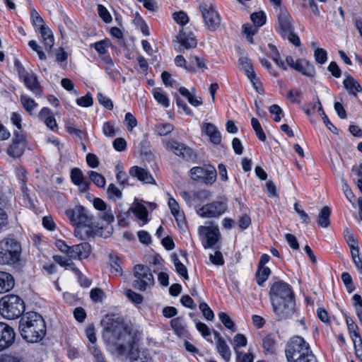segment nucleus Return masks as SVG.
<instances>
[{
    "instance_id": "nucleus-1",
    "label": "nucleus",
    "mask_w": 362,
    "mask_h": 362,
    "mask_svg": "<svg viewBox=\"0 0 362 362\" xmlns=\"http://www.w3.org/2000/svg\"><path fill=\"white\" fill-rule=\"evenodd\" d=\"M104 338L107 344L119 357L130 358L132 362H152L147 349L137 350L142 331L133 324H125L122 318H103Z\"/></svg>"
},
{
    "instance_id": "nucleus-2",
    "label": "nucleus",
    "mask_w": 362,
    "mask_h": 362,
    "mask_svg": "<svg viewBox=\"0 0 362 362\" xmlns=\"http://www.w3.org/2000/svg\"><path fill=\"white\" fill-rule=\"evenodd\" d=\"M269 296L276 315L289 316L296 313L294 294L288 284L283 281L274 282L271 286Z\"/></svg>"
},
{
    "instance_id": "nucleus-3",
    "label": "nucleus",
    "mask_w": 362,
    "mask_h": 362,
    "mask_svg": "<svg viewBox=\"0 0 362 362\" xmlns=\"http://www.w3.org/2000/svg\"><path fill=\"white\" fill-rule=\"evenodd\" d=\"M71 223L75 226L74 235L80 240H87L94 237L98 232V225L93 221V217L88 214L83 206H76L65 211Z\"/></svg>"
},
{
    "instance_id": "nucleus-4",
    "label": "nucleus",
    "mask_w": 362,
    "mask_h": 362,
    "mask_svg": "<svg viewBox=\"0 0 362 362\" xmlns=\"http://www.w3.org/2000/svg\"><path fill=\"white\" fill-rule=\"evenodd\" d=\"M19 329L22 337L29 343L41 341L46 334L44 318H21Z\"/></svg>"
},
{
    "instance_id": "nucleus-5",
    "label": "nucleus",
    "mask_w": 362,
    "mask_h": 362,
    "mask_svg": "<svg viewBox=\"0 0 362 362\" xmlns=\"http://www.w3.org/2000/svg\"><path fill=\"white\" fill-rule=\"evenodd\" d=\"M21 246L13 238H6L0 242V264H13L20 258Z\"/></svg>"
},
{
    "instance_id": "nucleus-6",
    "label": "nucleus",
    "mask_w": 362,
    "mask_h": 362,
    "mask_svg": "<svg viewBox=\"0 0 362 362\" xmlns=\"http://www.w3.org/2000/svg\"><path fill=\"white\" fill-rule=\"evenodd\" d=\"M134 280L132 286L140 291L151 289L155 280L151 269L146 265L136 264L133 269Z\"/></svg>"
},
{
    "instance_id": "nucleus-7",
    "label": "nucleus",
    "mask_w": 362,
    "mask_h": 362,
    "mask_svg": "<svg viewBox=\"0 0 362 362\" xmlns=\"http://www.w3.org/2000/svg\"><path fill=\"white\" fill-rule=\"evenodd\" d=\"M23 300L16 295H7L0 300L1 317H21L25 312Z\"/></svg>"
},
{
    "instance_id": "nucleus-8",
    "label": "nucleus",
    "mask_w": 362,
    "mask_h": 362,
    "mask_svg": "<svg viewBox=\"0 0 362 362\" xmlns=\"http://www.w3.org/2000/svg\"><path fill=\"white\" fill-rule=\"evenodd\" d=\"M292 18L286 9H280L278 15V32L283 38H286L295 46H300V40L299 37L293 33V28L291 23Z\"/></svg>"
},
{
    "instance_id": "nucleus-9",
    "label": "nucleus",
    "mask_w": 362,
    "mask_h": 362,
    "mask_svg": "<svg viewBox=\"0 0 362 362\" xmlns=\"http://www.w3.org/2000/svg\"><path fill=\"white\" fill-rule=\"evenodd\" d=\"M309 349L310 346L303 338L298 336L293 337L286 344L285 349L286 358L288 362H292L305 353V350Z\"/></svg>"
},
{
    "instance_id": "nucleus-10",
    "label": "nucleus",
    "mask_w": 362,
    "mask_h": 362,
    "mask_svg": "<svg viewBox=\"0 0 362 362\" xmlns=\"http://www.w3.org/2000/svg\"><path fill=\"white\" fill-rule=\"evenodd\" d=\"M199 8L207 28L211 31L216 30L220 26L221 17L214 5L204 1L199 4Z\"/></svg>"
},
{
    "instance_id": "nucleus-11",
    "label": "nucleus",
    "mask_w": 362,
    "mask_h": 362,
    "mask_svg": "<svg viewBox=\"0 0 362 362\" xmlns=\"http://www.w3.org/2000/svg\"><path fill=\"white\" fill-rule=\"evenodd\" d=\"M228 209L226 199L216 200L197 209V214L202 218H218Z\"/></svg>"
},
{
    "instance_id": "nucleus-12",
    "label": "nucleus",
    "mask_w": 362,
    "mask_h": 362,
    "mask_svg": "<svg viewBox=\"0 0 362 362\" xmlns=\"http://www.w3.org/2000/svg\"><path fill=\"white\" fill-rule=\"evenodd\" d=\"M190 177L206 185H212L216 180L217 173L214 166H196L189 170Z\"/></svg>"
},
{
    "instance_id": "nucleus-13",
    "label": "nucleus",
    "mask_w": 362,
    "mask_h": 362,
    "mask_svg": "<svg viewBox=\"0 0 362 362\" xmlns=\"http://www.w3.org/2000/svg\"><path fill=\"white\" fill-rule=\"evenodd\" d=\"M165 146L167 150L172 151L185 160H192L196 158V154L193 150L183 143L175 140H168L165 142Z\"/></svg>"
},
{
    "instance_id": "nucleus-14",
    "label": "nucleus",
    "mask_w": 362,
    "mask_h": 362,
    "mask_svg": "<svg viewBox=\"0 0 362 362\" xmlns=\"http://www.w3.org/2000/svg\"><path fill=\"white\" fill-rule=\"evenodd\" d=\"M180 194L189 206L204 202L211 197V192L206 189L182 192Z\"/></svg>"
},
{
    "instance_id": "nucleus-15",
    "label": "nucleus",
    "mask_w": 362,
    "mask_h": 362,
    "mask_svg": "<svg viewBox=\"0 0 362 362\" xmlns=\"http://www.w3.org/2000/svg\"><path fill=\"white\" fill-rule=\"evenodd\" d=\"M25 138L18 132H14V137L12 144L7 148L9 156L16 158L21 157L25 151Z\"/></svg>"
},
{
    "instance_id": "nucleus-16",
    "label": "nucleus",
    "mask_w": 362,
    "mask_h": 362,
    "mask_svg": "<svg viewBox=\"0 0 362 362\" xmlns=\"http://www.w3.org/2000/svg\"><path fill=\"white\" fill-rule=\"evenodd\" d=\"M15 332L7 324L0 322V351L11 346L15 340Z\"/></svg>"
},
{
    "instance_id": "nucleus-17",
    "label": "nucleus",
    "mask_w": 362,
    "mask_h": 362,
    "mask_svg": "<svg viewBox=\"0 0 362 362\" xmlns=\"http://www.w3.org/2000/svg\"><path fill=\"white\" fill-rule=\"evenodd\" d=\"M91 252V246L88 243L84 242L71 246L69 257L75 260L87 259Z\"/></svg>"
},
{
    "instance_id": "nucleus-18",
    "label": "nucleus",
    "mask_w": 362,
    "mask_h": 362,
    "mask_svg": "<svg viewBox=\"0 0 362 362\" xmlns=\"http://www.w3.org/2000/svg\"><path fill=\"white\" fill-rule=\"evenodd\" d=\"M200 231L205 234L206 241L204 243L205 248L213 247L218 241L219 230L217 227L200 226Z\"/></svg>"
},
{
    "instance_id": "nucleus-19",
    "label": "nucleus",
    "mask_w": 362,
    "mask_h": 362,
    "mask_svg": "<svg viewBox=\"0 0 362 362\" xmlns=\"http://www.w3.org/2000/svg\"><path fill=\"white\" fill-rule=\"evenodd\" d=\"M177 41L180 45L179 50L181 52H184L185 49L195 48L197 45V41L192 33L180 32L177 36Z\"/></svg>"
},
{
    "instance_id": "nucleus-20",
    "label": "nucleus",
    "mask_w": 362,
    "mask_h": 362,
    "mask_svg": "<svg viewBox=\"0 0 362 362\" xmlns=\"http://www.w3.org/2000/svg\"><path fill=\"white\" fill-rule=\"evenodd\" d=\"M216 341V347L218 353L226 362H228L231 358V351L225 339L220 336L217 332H214Z\"/></svg>"
},
{
    "instance_id": "nucleus-21",
    "label": "nucleus",
    "mask_w": 362,
    "mask_h": 362,
    "mask_svg": "<svg viewBox=\"0 0 362 362\" xmlns=\"http://www.w3.org/2000/svg\"><path fill=\"white\" fill-rule=\"evenodd\" d=\"M129 174L132 177H136L137 179L146 184H153L154 179L151 173L146 169L138 166H133L129 169Z\"/></svg>"
},
{
    "instance_id": "nucleus-22",
    "label": "nucleus",
    "mask_w": 362,
    "mask_h": 362,
    "mask_svg": "<svg viewBox=\"0 0 362 362\" xmlns=\"http://www.w3.org/2000/svg\"><path fill=\"white\" fill-rule=\"evenodd\" d=\"M343 84L345 89L351 95L356 97L358 93L362 92V87L360 83L349 74L346 75Z\"/></svg>"
},
{
    "instance_id": "nucleus-23",
    "label": "nucleus",
    "mask_w": 362,
    "mask_h": 362,
    "mask_svg": "<svg viewBox=\"0 0 362 362\" xmlns=\"http://www.w3.org/2000/svg\"><path fill=\"white\" fill-rule=\"evenodd\" d=\"M346 323L348 326V329L350 334V336L353 340L354 347L356 351H359V349H357V347L361 348V354H362V340L359 336L358 332V327L356 323L353 321L352 318H346Z\"/></svg>"
},
{
    "instance_id": "nucleus-24",
    "label": "nucleus",
    "mask_w": 362,
    "mask_h": 362,
    "mask_svg": "<svg viewBox=\"0 0 362 362\" xmlns=\"http://www.w3.org/2000/svg\"><path fill=\"white\" fill-rule=\"evenodd\" d=\"M296 71L310 78H314L316 74L315 69L313 64L305 59H298Z\"/></svg>"
},
{
    "instance_id": "nucleus-25",
    "label": "nucleus",
    "mask_w": 362,
    "mask_h": 362,
    "mask_svg": "<svg viewBox=\"0 0 362 362\" xmlns=\"http://www.w3.org/2000/svg\"><path fill=\"white\" fill-rule=\"evenodd\" d=\"M203 131L209 137L210 141L214 144H219L221 141V136L216 127L211 123H204Z\"/></svg>"
},
{
    "instance_id": "nucleus-26",
    "label": "nucleus",
    "mask_w": 362,
    "mask_h": 362,
    "mask_svg": "<svg viewBox=\"0 0 362 362\" xmlns=\"http://www.w3.org/2000/svg\"><path fill=\"white\" fill-rule=\"evenodd\" d=\"M15 285V281L11 274L0 272V293L10 291Z\"/></svg>"
},
{
    "instance_id": "nucleus-27",
    "label": "nucleus",
    "mask_w": 362,
    "mask_h": 362,
    "mask_svg": "<svg viewBox=\"0 0 362 362\" xmlns=\"http://www.w3.org/2000/svg\"><path fill=\"white\" fill-rule=\"evenodd\" d=\"M39 31L45 49L47 51H50L54 44L52 32L46 25H42V27L39 28Z\"/></svg>"
},
{
    "instance_id": "nucleus-28",
    "label": "nucleus",
    "mask_w": 362,
    "mask_h": 362,
    "mask_svg": "<svg viewBox=\"0 0 362 362\" xmlns=\"http://www.w3.org/2000/svg\"><path fill=\"white\" fill-rule=\"evenodd\" d=\"M23 80L26 87L34 94L36 95L41 94V86L35 74H29Z\"/></svg>"
},
{
    "instance_id": "nucleus-29",
    "label": "nucleus",
    "mask_w": 362,
    "mask_h": 362,
    "mask_svg": "<svg viewBox=\"0 0 362 362\" xmlns=\"http://www.w3.org/2000/svg\"><path fill=\"white\" fill-rule=\"evenodd\" d=\"M189 64L187 67L188 71H195L196 67L206 69L207 66L205 64L204 60L196 55H190L188 58Z\"/></svg>"
},
{
    "instance_id": "nucleus-30",
    "label": "nucleus",
    "mask_w": 362,
    "mask_h": 362,
    "mask_svg": "<svg viewBox=\"0 0 362 362\" xmlns=\"http://www.w3.org/2000/svg\"><path fill=\"white\" fill-rule=\"evenodd\" d=\"M331 214V209L329 206H325L320 210L318 218L317 223L322 228H327L329 226V216Z\"/></svg>"
},
{
    "instance_id": "nucleus-31",
    "label": "nucleus",
    "mask_w": 362,
    "mask_h": 362,
    "mask_svg": "<svg viewBox=\"0 0 362 362\" xmlns=\"http://www.w3.org/2000/svg\"><path fill=\"white\" fill-rule=\"evenodd\" d=\"M239 63L241 66V69L244 70L248 78L250 81H254L256 74L254 72L250 60L247 57H242L239 59Z\"/></svg>"
},
{
    "instance_id": "nucleus-32",
    "label": "nucleus",
    "mask_w": 362,
    "mask_h": 362,
    "mask_svg": "<svg viewBox=\"0 0 362 362\" xmlns=\"http://www.w3.org/2000/svg\"><path fill=\"white\" fill-rule=\"evenodd\" d=\"M171 327L175 334L179 337H187V331L185 326L180 321V318H173L170 322Z\"/></svg>"
},
{
    "instance_id": "nucleus-33",
    "label": "nucleus",
    "mask_w": 362,
    "mask_h": 362,
    "mask_svg": "<svg viewBox=\"0 0 362 362\" xmlns=\"http://www.w3.org/2000/svg\"><path fill=\"white\" fill-rule=\"evenodd\" d=\"M110 272L115 276H122V269L121 267V259L119 257L115 255H110Z\"/></svg>"
},
{
    "instance_id": "nucleus-34",
    "label": "nucleus",
    "mask_w": 362,
    "mask_h": 362,
    "mask_svg": "<svg viewBox=\"0 0 362 362\" xmlns=\"http://www.w3.org/2000/svg\"><path fill=\"white\" fill-rule=\"evenodd\" d=\"M180 93L185 97L188 102L194 107L200 106L202 104V100L201 98H197L195 95H192L187 88L185 87H180L179 88Z\"/></svg>"
},
{
    "instance_id": "nucleus-35",
    "label": "nucleus",
    "mask_w": 362,
    "mask_h": 362,
    "mask_svg": "<svg viewBox=\"0 0 362 362\" xmlns=\"http://www.w3.org/2000/svg\"><path fill=\"white\" fill-rule=\"evenodd\" d=\"M54 261L59 264L60 266L64 267L66 269H71V271L76 268L74 263L73 262L71 257H63L61 255H54L53 256Z\"/></svg>"
},
{
    "instance_id": "nucleus-36",
    "label": "nucleus",
    "mask_w": 362,
    "mask_h": 362,
    "mask_svg": "<svg viewBox=\"0 0 362 362\" xmlns=\"http://www.w3.org/2000/svg\"><path fill=\"white\" fill-rule=\"evenodd\" d=\"M270 269L264 266H259L256 273V281L258 285L262 286L270 275Z\"/></svg>"
},
{
    "instance_id": "nucleus-37",
    "label": "nucleus",
    "mask_w": 362,
    "mask_h": 362,
    "mask_svg": "<svg viewBox=\"0 0 362 362\" xmlns=\"http://www.w3.org/2000/svg\"><path fill=\"white\" fill-rule=\"evenodd\" d=\"M172 259L173 261L176 272L185 279H188V273L186 267L180 262L177 255L173 254L172 255Z\"/></svg>"
},
{
    "instance_id": "nucleus-38",
    "label": "nucleus",
    "mask_w": 362,
    "mask_h": 362,
    "mask_svg": "<svg viewBox=\"0 0 362 362\" xmlns=\"http://www.w3.org/2000/svg\"><path fill=\"white\" fill-rule=\"evenodd\" d=\"M155 100L165 107H168L170 105L168 96L164 94L159 88H153L152 90Z\"/></svg>"
},
{
    "instance_id": "nucleus-39",
    "label": "nucleus",
    "mask_w": 362,
    "mask_h": 362,
    "mask_svg": "<svg viewBox=\"0 0 362 362\" xmlns=\"http://www.w3.org/2000/svg\"><path fill=\"white\" fill-rule=\"evenodd\" d=\"M106 193L107 198L114 201L116 199H119L122 197V191L115 184L112 183L108 185Z\"/></svg>"
},
{
    "instance_id": "nucleus-40",
    "label": "nucleus",
    "mask_w": 362,
    "mask_h": 362,
    "mask_svg": "<svg viewBox=\"0 0 362 362\" xmlns=\"http://www.w3.org/2000/svg\"><path fill=\"white\" fill-rule=\"evenodd\" d=\"M90 180L98 187L103 188L105 185V178L101 174L90 170L88 173Z\"/></svg>"
},
{
    "instance_id": "nucleus-41",
    "label": "nucleus",
    "mask_w": 362,
    "mask_h": 362,
    "mask_svg": "<svg viewBox=\"0 0 362 362\" xmlns=\"http://www.w3.org/2000/svg\"><path fill=\"white\" fill-rule=\"evenodd\" d=\"M174 129V127L170 123H161L156 124L155 127V131L158 135L163 136H166Z\"/></svg>"
},
{
    "instance_id": "nucleus-42",
    "label": "nucleus",
    "mask_w": 362,
    "mask_h": 362,
    "mask_svg": "<svg viewBox=\"0 0 362 362\" xmlns=\"http://www.w3.org/2000/svg\"><path fill=\"white\" fill-rule=\"evenodd\" d=\"M133 212L139 220L144 222V223H146L148 222V210L146 206L142 204H139L134 207Z\"/></svg>"
},
{
    "instance_id": "nucleus-43",
    "label": "nucleus",
    "mask_w": 362,
    "mask_h": 362,
    "mask_svg": "<svg viewBox=\"0 0 362 362\" xmlns=\"http://www.w3.org/2000/svg\"><path fill=\"white\" fill-rule=\"evenodd\" d=\"M262 346L266 354H274L276 349V341L271 336H267L262 341Z\"/></svg>"
},
{
    "instance_id": "nucleus-44",
    "label": "nucleus",
    "mask_w": 362,
    "mask_h": 362,
    "mask_svg": "<svg viewBox=\"0 0 362 362\" xmlns=\"http://www.w3.org/2000/svg\"><path fill=\"white\" fill-rule=\"evenodd\" d=\"M21 102L23 107L30 114H32L33 111H34L35 109L37 106V103H35V101L33 99H32L26 95H21Z\"/></svg>"
},
{
    "instance_id": "nucleus-45",
    "label": "nucleus",
    "mask_w": 362,
    "mask_h": 362,
    "mask_svg": "<svg viewBox=\"0 0 362 362\" xmlns=\"http://www.w3.org/2000/svg\"><path fill=\"white\" fill-rule=\"evenodd\" d=\"M110 45V42L108 40H103L91 45V47H93L98 53L102 56L107 52V47Z\"/></svg>"
},
{
    "instance_id": "nucleus-46",
    "label": "nucleus",
    "mask_w": 362,
    "mask_h": 362,
    "mask_svg": "<svg viewBox=\"0 0 362 362\" xmlns=\"http://www.w3.org/2000/svg\"><path fill=\"white\" fill-rule=\"evenodd\" d=\"M250 18L256 27H261L266 23V16L263 11L252 13Z\"/></svg>"
},
{
    "instance_id": "nucleus-47",
    "label": "nucleus",
    "mask_w": 362,
    "mask_h": 362,
    "mask_svg": "<svg viewBox=\"0 0 362 362\" xmlns=\"http://www.w3.org/2000/svg\"><path fill=\"white\" fill-rule=\"evenodd\" d=\"M72 272L76 276L81 286L88 288L91 285V280L85 276L77 267L74 268Z\"/></svg>"
},
{
    "instance_id": "nucleus-48",
    "label": "nucleus",
    "mask_w": 362,
    "mask_h": 362,
    "mask_svg": "<svg viewBox=\"0 0 362 362\" xmlns=\"http://www.w3.org/2000/svg\"><path fill=\"white\" fill-rule=\"evenodd\" d=\"M247 345V339L242 334H237L233 338V349L235 352L239 351L240 347H244Z\"/></svg>"
},
{
    "instance_id": "nucleus-49",
    "label": "nucleus",
    "mask_w": 362,
    "mask_h": 362,
    "mask_svg": "<svg viewBox=\"0 0 362 362\" xmlns=\"http://www.w3.org/2000/svg\"><path fill=\"white\" fill-rule=\"evenodd\" d=\"M196 327L202 335L208 341L212 343L210 329L204 323L197 322Z\"/></svg>"
},
{
    "instance_id": "nucleus-50",
    "label": "nucleus",
    "mask_w": 362,
    "mask_h": 362,
    "mask_svg": "<svg viewBox=\"0 0 362 362\" xmlns=\"http://www.w3.org/2000/svg\"><path fill=\"white\" fill-rule=\"evenodd\" d=\"M243 33L246 34V38L248 42L253 43V35L257 32V28L250 24H244L243 25Z\"/></svg>"
},
{
    "instance_id": "nucleus-51",
    "label": "nucleus",
    "mask_w": 362,
    "mask_h": 362,
    "mask_svg": "<svg viewBox=\"0 0 362 362\" xmlns=\"http://www.w3.org/2000/svg\"><path fill=\"white\" fill-rule=\"evenodd\" d=\"M98 13L99 16L102 18V20L106 23H109L112 21V18L110 13V12L107 11V9L102 4L98 5Z\"/></svg>"
},
{
    "instance_id": "nucleus-52",
    "label": "nucleus",
    "mask_w": 362,
    "mask_h": 362,
    "mask_svg": "<svg viewBox=\"0 0 362 362\" xmlns=\"http://www.w3.org/2000/svg\"><path fill=\"white\" fill-rule=\"evenodd\" d=\"M341 278L346 288L347 291L349 293L353 292L355 289V286H354L351 275L348 272H343L341 274Z\"/></svg>"
},
{
    "instance_id": "nucleus-53",
    "label": "nucleus",
    "mask_w": 362,
    "mask_h": 362,
    "mask_svg": "<svg viewBox=\"0 0 362 362\" xmlns=\"http://www.w3.org/2000/svg\"><path fill=\"white\" fill-rule=\"evenodd\" d=\"M314 57L317 63L323 64L327 62V53L326 50L322 48H317L314 52Z\"/></svg>"
},
{
    "instance_id": "nucleus-54",
    "label": "nucleus",
    "mask_w": 362,
    "mask_h": 362,
    "mask_svg": "<svg viewBox=\"0 0 362 362\" xmlns=\"http://www.w3.org/2000/svg\"><path fill=\"white\" fill-rule=\"evenodd\" d=\"M173 16L175 22L180 25H185L189 22V18L184 11L175 12Z\"/></svg>"
},
{
    "instance_id": "nucleus-55",
    "label": "nucleus",
    "mask_w": 362,
    "mask_h": 362,
    "mask_svg": "<svg viewBox=\"0 0 362 362\" xmlns=\"http://www.w3.org/2000/svg\"><path fill=\"white\" fill-rule=\"evenodd\" d=\"M71 179L74 185L79 184V182L86 179L83 175L82 171L77 168H74L71 171Z\"/></svg>"
},
{
    "instance_id": "nucleus-56",
    "label": "nucleus",
    "mask_w": 362,
    "mask_h": 362,
    "mask_svg": "<svg viewBox=\"0 0 362 362\" xmlns=\"http://www.w3.org/2000/svg\"><path fill=\"white\" fill-rule=\"evenodd\" d=\"M125 294L128 299L134 303L140 304L143 301V296L131 289L126 290Z\"/></svg>"
},
{
    "instance_id": "nucleus-57",
    "label": "nucleus",
    "mask_w": 362,
    "mask_h": 362,
    "mask_svg": "<svg viewBox=\"0 0 362 362\" xmlns=\"http://www.w3.org/2000/svg\"><path fill=\"white\" fill-rule=\"evenodd\" d=\"M346 242L351 249V252L356 250H359L358 240L354 237V235L352 233H350L349 232L348 229L346 230Z\"/></svg>"
},
{
    "instance_id": "nucleus-58",
    "label": "nucleus",
    "mask_w": 362,
    "mask_h": 362,
    "mask_svg": "<svg viewBox=\"0 0 362 362\" xmlns=\"http://www.w3.org/2000/svg\"><path fill=\"white\" fill-rule=\"evenodd\" d=\"M236 354V362H253L254 356L252 353H243L240 351H237Z\"/></svg>"
},
{
    "instance_id": "nucleus-59",
    "label": "nucleus",
    "mask_w": 362,
    "mask_h": 362,
    "mask_svg": "<svg viewBox=\"0 0 362 362\" xmlns=\"http://www.w3.org/2000/svg\"><path fill=\"white\" fill-rule=\"evenodd\" d=\"M100 217L103 221H105L107 224H110L115 221V216L110 208H107L102 211L100 214Z\"/></svg>"
},
{
    "instance_id": "nucleus-60",
    "label": "nucleus",
    "mask_w": 362,
    "mask_h": 362,
    "mask_svg": "<svg viewBox=\"0 0 362 362\" xmlns=\"http://www.w3.org/2000/svg\"><path fill=\"white\" fill-rule=\"evenodd\" d=\"M0 362H25L24 358L11 354H4L0 356Z\"/></svg>"
},
{
    "instance_id": "nucleus-61",
    "label": "nucleus",
    "mask_w": 362,
    "mask_h": 362,
    "mask_svg": "<svg viewBox=\"0 0 362 362\" xmlns=\"http://www.w3.org/2000/svg\"><path fill=\"white\" fill-rule=\"evenodd\" d=\"M292 362H317V361L310 349H309L308 351L305 350V353L303 354L300 358L295 359Z\"/></svg>"
},
{
    "instance_id": "nucleus-62",
    "label": "nucleus",
    "mask_w": 362,
    "mask_h": 362,
    "mask_svg": "<svg viewBox=\"0 0 362 362\" xmlns=\"http://www.w3.org/2000/svg\"><path fill=\"white\" fill-rule=\"evenodd\" d=\"M93 100L90 93H87L85 96L81 97L76 100L78 105L81 107H90L93 105Z\"/></svg>"
},
{
    "instance_id": "nucleus-63",
    "label": "nucleus",
    "mask_w": 362,
    "mask_h": 362,
    "mask_svg": "<svg viewBox=\"0 0 362 362\" xmlns=\"http://www.w3.org/2000/svg\"><path fill=\"white\" fill-rule=\"evenodd\" d=\"M287 97L293 103H300L302 93L299 89H291L288 90Z\"/></svg>"
},
{
    "instance_id": "nucleus-64",
    "label": "nucleus",
    "mask_w": 362,
    "mask_h": 362,
    "mask_svg": "<svg viewBox=\"0 0 362 362\" xmlns=\"http://www.w3.org/2000/svg\"><path fill=\"white\" fill-rule=\"evenodd\" d=\"M354 306L355 308L357 317H362V298L360 295L354 294L353 298Z\"/></svg>"
}]
</instances>
